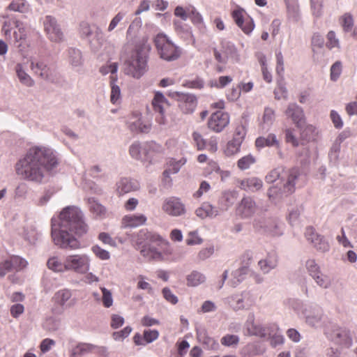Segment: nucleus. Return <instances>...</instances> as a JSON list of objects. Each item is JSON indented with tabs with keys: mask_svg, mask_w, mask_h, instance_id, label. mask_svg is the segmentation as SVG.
Returning a JSON list of instances; mask_svg holds the SVG:
<instances>
[{
	"mask_svg": "<svg viewBox=\"0 0 357 357\" xmlns=\"http://www.w3.org/2000/svg\"><path fill=\"white\" fill-rule=\"evenodd\" d=\"M31 68L35 73L38 74L43 79H49L50 68L46 62L32 60L31 61Z\"/></svg>",
	"mask_w": 357,
	"mask_h": 357,
	"instance_id": "obj_31",
	"label": "nucleus"
},
{
	"mask_svg": "<svg viewBox=\"0 0 357 357\" xmlns=\"http://www.w3.org/2000/svg\"><path fill=\"white\" fill-rule=\"evenodd\" d=\"M197 335L199 342L204 346L206 349L218 351L220 344L217 340L210 337L204 328L197 329Z\"/></svg>",
	"mask_w": 357,
	"mask_h": 357,
	"instance_id": "obj_21",
	"label": "nucleus"
},
{
	"mask_svg": "<svg viewBox=\"0 0 357 357\" xmlns=\"http://www.w3.org/2000/svg\"><path fill=\"white\" fill-rule=\"evenodd\" d=\"M239 341L240 338L238 335L231 334H227L220 340V342L223 346L229 347H236Z\"/></svg>",
	"mask_w": 357,
	"mask_h": 357,
	"instance_id": "obj_57",
	"label": "nucleus"
},
{
	"mask_svg": "<svg viewBox=\"0 0 357 357\" xmlns=\"http://www.w3.org/2000/svg\"><path fill=\"white\" fill-rule=\"evenodd\" d=\"M187 160L182 158L179 160L171 159L168 162V167L163 172L164 176L169 178L171 174H176L181 168L186 163Z\"/></svg>",
	"mask_w": 357,
	"mask_h": 357,
	"instance_id": "obj_39",
	"label": "nucleus"
},
{
	"mask_svg": "<svg viewBox=\"0 0 357 357\" xmlns=\"http://www.w3.org/2000/svg\"><path fill=\"white\" fill-rule=\"evenodd\" d=\"M168 96L176 100L178 109L185 114H192L198 104L197 97L192 93L169 91Z\"/></svg>",
	"mask_w": 357,
	"mask_h": 357,
	"instance_id": "obj_8",
	"label": "nucleus"
},
{
	"mask_svg": "<svg viewBox=\"0 0 357 357\" xmlns=\"http://www.w3.org/2000/svg\"><path fill=\"white\" fill-rule=\"evenodd\" d=\"M60 319L54 317H48L43 323L44 330L49 332H54L60 328Z\"/></svg>",
	"mask_w": 357,
	"mask_h": 357,
	"instance_id": "obj_48",
	"label": "nucleus"
},
{
	"mask_svg": "<svg viewBox=\"0 0 357 357\" xmlns=\"http://www.w3.org/2000/svg\"><path fill=\"white\" fill-rule=\"evenodd\" d=\"M162 238L155 232L148 230L147 229H140L137 234L136 243L138 248L150 243H160L162 241Z\"/></svg>",
	"mask_w": 357,
	"mask_h": 357,
	"instance_id": "obj_19",
	"label": "nucleus"
},
{
	"mask_svg": "<svg viewBox=\"0 0 357 357\" xmlns=\"http://www.w3.org/2000/svg\"><path fill=\"white\" fill-rule=\"evenodd\" d=\"M151 50L147 40L136 45L130 55L124 59L123 66L125 74L135 79L142 77L148 70L149 52Z\"/></svg>",
	"mask_w": 357,
	"mask_h": 357,
	"instance_id": "obj_3",
	"label": "nucleus"
},
{
	"mask_svg": "<svg viewBox=\"0 0 357 357\" xmlns=\"http://www.w3.org/2000/svg\"><path fill=\"white\" fill-rule=\"evenodd\" d=\"M58 165V154L53 149L33 146L17 162L15 171L23 179L40 183L45 177V172H51Z\"/></svg>",
	"mask_w": 357,
	"mask_h": 357,
	"instance_id": "obj_2",
	"label": "nucleus"
},
{
	"mask_svg": "<svg viewBox=\"0 0 357 357\" xmlns=\"http://www.w3.org/2000/svg\"><path fill=\"white\" fill-rule=\"evenodd\" d=\"M175 31L177 36L187 43H195V39L192 32L191 27L182 22H175Z\"/></svg>",
	"mask_w": 357,
	"mask_h": 357,
	"instance_id": "obj_26",
	"label": "nucleus"
},
{
	"mask_svg": "<svg viewBox=\"0 0 357 357\" xmlns=\"http://www.w3.org/2000/svg\"><path fill=\"white\" fill-rule=\"evenodd\" d=\"M255 162V159L252 155H245L238 160L237 162L238 167L241 170L248 169L251 165Z\"/></svg>",
	"mask_w": 357,
	"mask_h": 357,
	"instance_id": "obj_63",
	"label": "nucleus"
},
{
	"mask_svg": "<svg viewBox=\"0 0 357 357\" xmlns=\"http://www.w3.org/2000/svg\"><path fill=\"white\" fill-rule=\"evenodd\" d=\"M255 145L259 149H261L265 146H275L278 149L280 147V142L277 139L276 135L271 133L266 137H257L255 140Z\"/></svg>",
	"mask_w": 357,
	"mask_h": 357,
	"instance_id": "obj_36",
	"label": "nucleus"
},
{
	"mask_svg": "<svg viewBox=\"0 0 357 357\" xmlns=\"http://www.w3.org/2000/svg\"><path fill=\"white\" fill-rule=\"evenodd\" d=\"M289 172V169L285 170L282 167H278L269 172L265 177V181L268 183H273L277 180L279 182H283L286 180V174Z\"/></svg>",
	"mask_w": 357,
	"mask_h": 357,
	"instance_id": "obj_34",
	"label": "nucleus"
},
{
	"mask_svg": "<svg viewBox=\"0 0 357 357\" xmlns=\"http://www.w3.org/2000/svg\"><path fill=\"white\" fill-rule=\"evenodd\" d=\"M51 222L52 237L56 245L69 250L80 248V243L74 234L82 236L89 229L80 208L75 206H66L60 213L59 218H52Z\"/></svg>",
	"mask_w": 357,
	"mask_h": 357,
	"instance_id": "obj_1",
	"label": "nucleus"
},
{
	"mask_svg": "<svg viewBox=\"0 0 357 357\" xmlns=\"http://www.w3.org/2000/svg\"><path fill=\"white\" fill-rule=\"evenodd\" d=\"M188 18L191 20L194 25H195L200 32L204 33L206 27L204 23L202 15L196 10L194 6L188 8Z\"/></svg>",
	"mask_w": 357,
	"mask_h": 357,
	"instance_id": "obj_33",
	"label": "nucleus"
},
{
	"mask_svg": "<svg viewBox=\"0 0 357 357\" xmlns=\"http://www.w3.org/2000/svg\"><path fill=\"white\" fill-rule=\"evenodd\" d=\"M301 173L298 167H294L289 169L286 174V180L283 182H278L271 186L267 192L268 199L273 203L277 204L284 197L293 194L295 192L296 180L300 176Z\"/></svg>",
	"mask_w": 357,
	"mask_h": 357,
	"instance_id": "obj_4",
	"label": "nucleus"
},
{
	"mask_svg": "<svg viewBox=\"0 0 357 357\" xmlns=\"http://www.w3.org/2000/svg\"><path fill=\"white\" fill-rule=\"evenodd\" d=\"M248 268L247 266H241L232 273L234 279L232 280V285L234 287L237 286L245 278V275L248 274Z\"/></svg>",
	"mask_w": 357,
	"mask_h": 357,
	"instance_id": "obj_52",
	"label": "nucleus"
},
{
	"mask_svg": "<svg viewBox=\"0 0 357 357\" xmlns=\"http://www.w3.org/2000/svg\"><path fill=\"white\" fill-rule=\"evenodd\" d=\"M229 123L228 113L217 111L213 113L208 121V128L215 132H221Z\"/></svg>",
	"mask_w": 357,
	"mask_h": 357,
	"instance_id": "obj_16",
	"label": "nucleus"
},
{
	"mask_svg": "<svg viewBox=\"0 0 357 357\" xmlns=\"http://www.w3.org/2000/svg\"><path fill=\"white\" fill-rule=\"evenodd\" d=\"M8 9L14 12L25 13L28 10L26 0H13L9 4Z\"/></svg>",
	"mask_w": 357,
	"mask_h": 357,
	"instance_id": "obj_55",
	"label": "nucleus"
},
{
	"mask_svg": "<svg viewBox=\"0 0 357 357\" xmlns=\"http://www.w3.org/2000/svg\"><path fill=\"white\" fill-rule=\"evenodd\" d=\"M186 280L188 286L197 287L206 281V276L197 271H192L187 275Z\"/></svg>",
	"mask_w": 357,
	"mask_h": 357,
	"instance_id": "obj_43",
	"label": "nucleus"
},
{
	"mask_svg": "<svg viewBox=\"0 0 357 357\" xmlns=\"http://www.w3.org/2000/svg\"><path fill=\"white\" fill-rule=\"evenodd\" d=\"M79 32L81 36L84 38L87 39L88 40L91 39V37L93 34V31L91 26L86 22H82L79 24Z\"/></svg>",
	"mask_w": 357,
	"mask_h": 357,
	"instance_id": "obj_64",
	"label": "nucleus"
},
{
	"mask_svg": "<svg viewBox=\"0 0 357 357\" xmlns=\"http://www.w3.org/2000/svg\"><path fill=\"white\" fill-rule=\"evenodd\" d=\"M237 213L242 218H250L256 211V203L250 197H243L236 208Z\"/></svg>",
	"mask_w": 357,
	"mask_h": 357,
	"instance_id": "obj_20",
	"label": "nucleus"
},
{
	"mask_svg": "<svg viewBox=\"0 0 357 357\" xmlns=\"http://www.w3.org/2000/svg\"><path fill=\"white\" fill-rule=\"evenodd\" d=\"M139 183L132 178L123 177L116 183V190L118 193L121 195L138 190Z\"/></svg>",
	"mask_w": 357,
	"mask_h": 357,
	"instance_id": "obj_25",
	"label": "nucleus"
},
{
	"mask_svg": "<svg viewBox=\"0 0 357 357\" xmlns=\"http://www.w3.org/2000/svg\"><path fill=\"white\" fill-rule=\"evenodd\" d=\"M222 52L228 59H236L238 57L237 50L235 45L230 41L223 40L221 41Z\"/></svg>",
	"mask_w": 357,
	"mask_h": 357,
	"instance_id": "obj_44",
	"label": "nucleus"
},
{
	"mask_svg": "<svg viewBox=\"0 0 357 357\" xmlns=\"http://www.w3.org/2000/svg\"><path fill=\"white\" fill-rule=\"evenodd\" d=\"M342 71V63L340 61H335L331 67V75L330 77L333 82H336Z\"/></svg>",
	"mask_w": 357,
	"mask_h": 357,
	"instance_id": "obj_61",
	"label": "nucleus"
},
{
	"mask_svg": "<svg viewBox=\"0 0 357 357\" xmlns=\"http://www.w3.org/2000/svg\"><path fill=\"white\" fill-rule=\"evenodd\" d=\"M315 283L321 288L327 289H329L332 284L331 277L326 274L323 273L321 271L319 274L312 278Z\"/></svg>",
	"mask_w": 357,
	"mask_h": 357,
	"instance_id": "obj_47",
	"label": "nucleus"
},
{
	"mask_svg": "<svg viewBox=\"0 0 357 357\" xmlns=\"http://www.w3.org/2000/svg\"><path fill=\"white\" fill-rule=\"evenodd\" d=\"M267 335L270 337L271 345L273 347L281 345L284 342V337L277 325L274 324L268 327Z\"/></svg>",
	"mask_w": 357,
	"mask_h": 357,
	"instance_id": "obj_30",
	"label": "nucleus"
},
{
	"mask_svg": "<svg viewBox=\"0 0 357 357\" xmlns=\"http://www.w3.org/2000/svg\"><path fill=\"white\" fill-rule=\"evenodd\" d=\"M288 17L293 21L300 19V10L297 0H285Z\"/></svg>",
	"mask_w": 357,
	"mask_h": 357,
	"instance_id": "obj_40",
	"label": "nucleus"
},
{
	"mask_svg": "<svg viewBox=\"0 0 357 357\" xmlns=\"http://www.w3.org/2000/svg\"><path fill=\"white\" fill-rule=\"evenodd\" d=\"M183 86L188 89H202L204 86V81L202 78L197 77L195 79L185 81Z\"/></svg>",
	"mask_w": 357,
	"mask_h": 357,
	"instance_id": "obj_60",
	"label": "nucleus"
},
{
	"mask_svg": "<svg viewBox=\"0 0 357 357\" xmlns=\"http://www.w3.org/2000/svg\"><path fill=\"white\" fill-rule=\"evenodd\" d=\"M128 127L130 131L135 134H146L151 129V124L149 121H145L142 119L139 118L135 121H129Z\"/></svg>",
	"mask_w": 357,
	"mask_h": 357,
	"instance_id": "obj_27",
	"label": "nucleus"
},
{
	"mask_svg": "<svg viewBox=\"0 0 357 357\" xmlns=\"http://www.w3.org/2000/svg\"><path fill=\"white\" fill-rule=\"evenodd\" d=\"M231 17L236 24L245 34L248 35L253 31L255 28L254 20L243 8L237 6L231 12Z\"/></svg>",
	"mask_w": 357,
	"mask_h": 357,
	"instance_id": "obj_12",
	"label": "nucleus"
},
{
	"mask_svg": "<svg viewBox=\"0 0 357 357\" xmlns=\"http://www.w3.org/2000/svg\"><path fill=\"white\" fill-rule=\"evenodd\" d=\"M340 23L345 32L351 31L354 24L352 15L349 13H346L344 14L341 17Z\"/></svg>",
	"mask_w": 357,
	"mask_h": 357,
	"instance_id": "obj_58",
	"label": "nucleus"
},
{
	"mask_svg": "<svg viewBox=\"0 0 357 357\" xmlns=\"http://www.w3.org/2000/svg\"><path fill=\"white\" fill-rule=\"evenodd\" d=\"M65 259L66 271L85 274L90 269L91 259L86 254L69 255L65 257Z\"/></svg>",
	"mask_w": 357,
	"mask_h": 357,
	"instance_id": "obj_9",
	"label": "nucleus"
},
{
	"mask_svg": "<svg viewBox=\"0 0 357 357\" xmlns=\"http://www.w3.org/2000/svg\"><path fill=\"white\" fill-rule=\"evenodd\" d=\"M152 105L155 112L165 114V107L169 106V102L162 93L157 91L152 100Z\"/></svg>",
	"mask_w": 357,
	"mask_h": 357,
	"instance_id": "obj_37",
	"label": "nucleus"
},
{
	"mask_svg": "<svg viewBox=\"0 0 357 357\" xmlns=\"http://www.w3.org/2000/svg\"><path fill=\"white\" fill-rule=\"evenodd\" d=\"M153 44L159 58L165 61H176L182 54V48L164 32H160L154 36Z\"/></svg>",
	"mask_w": 357,
	"mask_h": 357,
	"instance_id": "obj_5",
	"label": "nucleus"
},
{
	"mask_svg": "<svg viewBox=\"0 0 357 357\" xmlns=\"http://www.w3.org/2000/svg\"><path fill=\"white\" fill-rule=\"evenodd\" d=\"M96 345L89 343H79L70 351V357H81L93 351Z\"/></svg>",
	"mask_w": 357,
	"mask_h": 357,
	"instance_id": "obj_38",
	"label": "nucleus"
},
{
	"mask_svg": "<svg viewBox=\"0 0 357 357\" xmlns=\"http://www.w3.org/2000/svg\"><path fill=\"white\" fill-rule=\"evenodd\" d=\"M306 324L312 328H321L324 325L325 317L322 308L317 304H303L301 312Z\"/></svg>",
	"mask_w": 357,
	"mask_h": 357,
	"instance_id": "obj_7",
	"label": "nucleus"
},
{
	"mask_svg": "<svg viewBox=\"0 0 357 357\" xmlns=\"http://www.w3.org/2000/svg\"><path fill=\"white\" fill-rule=\"evenodd\" d=\"M275 121V112L271 107H266L263 115V128L268 129Z\"/></svg>",
	"mask_w": 357,
	"mask_h": 357,
	"instance_id": "obj_53",
	"label": "nucleus"
},
{
	"mask_svg": "<svg viewBox=\"0 0 357 357\" xmlns=\"http://www.w3.org/2000/svg\"><path fill=\"white\" fill-rule=\"evenodd\" d=\"M43 26L50 40L56 43H60L64 40V33L54 17L46 15L43 20Z\"/></svg>",
	"mask_w": 357,
	"mask_h": 357,
	"instance_id": "obj_11",
	"label": "nucleus"
},
{
	"mask_svg": "<svg viewBox=\"0 0 357 357\" xmlns=\"http://www.w3.org/2000/svg\"><path fill=\"white\" fill-rule=\"evenodd\" d=\"M47 266L50 270L54 272L63 273L66 271L65 258L63 261H61L57 257H50L47 261Z\"/></svg>",
	"mask_w": 357,
	"mask_h": 357,
	"instance_id": "obj_45",
	"label": "nucleus"
},
{
	"mask_svg": "<svg viewBox=\"0 0 357 357\" xmlns=\"http://www.w3.org/2000/svg\"><path fill=\"white\" fill-rule=\"evenodd\" d=\"M305 237L308 241L312 243L317 250L321 252H326L330 250V244L324 236L317 234L313 227H309L305 232Z\"/></svg>",
	"mask_w": 357,
	"mask_h": 357,
	"instance_id": "obj_15",
	"label": "nucleus"
},
{
	"mask_svg": "<svg viewBox=\"0 0 357 357\" xmlns=\"http://www.w3.org/2000/svg\"><path fill=\"white\" fill-rule=\"evenodd\" d=\"M68 63L73 68H80L83 66L84 58L81 50L76 47H68L65 52Z\"/></svg>",
	"mask_w": 357,
	"mask_h": 357,
	"instance_id": "obj_24",
	"label": "nucleus"
},
{
	"mask_svg": "<svg viewBox=\"0 0 357 357\" xmlns=\"http://www.w3.org/2000/svg\"><path fill=\"white\" fill-rule=\"evenodd\" d=\"M340 151V143L333 144L330 149L329 153H328V158L330 160V162L333 163L334 165H336L337 164Z\"/></svg>",
	"mask_w": 357,
	"mask_h": 357,
	"instance_id": "obj_62",
	"label": "nucleus"
},
{
	"mask_svg": "<svg viewBox=\"0 0 357 357\" xmlns=\"http://www.w3.org/2000/svg\"><path fill=\"white\" fill-rule=\"evenodd\" d=\"M246 133V128L243 124L236 126L232 139L227 142L225 149V153L227 156H231L240 151Z\"/></svg>",
	"mask_w": 357,
	"mask_h": 357,
	"instance_id": "obj_13",
	"label": "nucleus"
},
{
	"mask_svg": "<svg viewBox=\"0 0 357 357\" xmlns=\"http://www.w3.org/2000/svg\"><path fill=\"white\" fill-rule=\"evenodd\" d=\"M72 296V293L69 289H63L54 294L53 299L56 304L63 308L67 305V302Z\"/></svg>",
	"mask_w": 357,
	"mask_h": 357,
	"instance_id": "obj_42",
	"label": "nucleus"
},
{
	"mask_svg": "<svg viewBox=\"0 0 357 357\" xmlns=\"http://www.w3.org/2000/svg\"><path fill=\"white\" fill-rule=\"evenodd\" d=\"M15 71L20 82L26 86H32L34 84L33 79L24 71L22 65L17 63L15 66Z\"/></svg>",
	"mask_w": 357,
	"mask_h": 357,
	"instance_id": "obj_46",
	"label": "nucleus"
},
{
	"mask_svg": "<svg viewBox=\"0 0 357 357\" xmlns=\"http://www.w3.org/2000/svg\"><path fill=\"white\" fill-rule=\"evenodd\" d=\"M327 339L334 344L344 347H349L353 344L349 332L341 328L335 327L331 331L325 332Z\"/></svg>",
	"mask_w": 357,
	"mask_h": 357,
	"instance_id": "obj_14",
	"label": "nucleus"
},
{
	"mask_svg": "<svg viewBox=\"0 0 357 357\" xmlns=\"http://www.w3.org/2000/svg\"><path fill=\"white\" fill-rule=\"evenodd\" d=\"M236 199V192L235 191L226 190L222 193L218 203L224 211L228 210L235 202Z\"/></svg>",
	"mask_w": 357,
	"mask_h": 357,
	"instance_id": "obj_35",
	"label": "nucleus"
},
{
	"mask_svg": "<svg viewBox=\"0 0 357 357\" xmlns=\"http://www.w3.org/2000/svg\"><path fill=\"white\" fill-rule=\"evenodd\" d=\"M263 186V181L257 177H251L241 181L240 188L248 192H256Z\"/></svg>",
	"mask_w": 357,
	"mask_h": 357,
	"instance_id": "obj_32",
	"label": "nucleus"
},
{
	"mask_svg": "<svg viewBox=\"0 0 357 357\" xmlns=\"http://www.w3.org/2000/svg\"><path fill=\"white\" fill-rule=\"evenodd\" d=\"M89 210L96 219H104L107 217V208L95 197L86 199Z\"/></svg>",
	"mask_w": 357,
	"mask_h": 357,
	"instance_id": "obj_22",
	"label": "nucleus"
},
{
	"mask_svg": "<svg viewBox=\"0 0 357 357\" xmlns=\"http://www.w3.org/2000/svg\"><path fill=\"white\" fill-rule=\"evenodd\" d=\"M146 149L142 148L139 141H135L129 147V154L135 160L142 159V153L146 152Z\"/></svg>",
	"mask_w": 357,
	"mask_h": 357,
	"instance_id": "obj_49",
	"label": "nucleus"
},
{
	"mask_svg": "<svg viewBox=\"0 0 357 357\" xmlns=\"http://www.w3.org/2000/svg\"><path fill=\"white\" fill-rule=\"evenodd\" d=\"M116 78L113 76L111 77L110 86H111V96L110 100L113 104L117 102L121 98V89L120 87L116 84Z\"/></svg>",
	"mask_w": 357,
	"mask_h": 357,
	"instance_id": "obj_56",
	"label": "nucleus"
},
{
	"mask_svg": "<svg viewBox=\"0 0 357 357\" xmlns=\"http://www.w3.org/2000/svg\"><path fill=\"white\" fill-rule=\"evenodd\" d=\"M90 46L93 51H98L104 42V38L102 31L98 29H96L94 37L89 40Z\"/></svg>",
	"mask_w": 357,
	"mask_h": 357,
	"instance_id": "obj_50",
	"label": "nucleus"
},
{
	"mask_svg": "<svg viewBox=\"0 0 357 357\" xmlns=\"http://www.w3.org/2000/svg\"><path fill=\"white\" fill-rule=\"evenodd\" d=\"M244 334L250 336L266 337L267 330L262 325L256 324L254 313H250L245 323Z\"/></svg>",
	"mask_w": 357,
	"mask_h": 357,
	"instance_id": "obj_18",
	"label": "nucleus"
},
{
	"mask_svg": "<svg viewBox=\"0 0 357 357\" xmlns=\"http://www.w3.org/2000/svg\"><path fill=\"white\" fill-rule=\"evenodd\" d=\"M286 116L291 119L295 124L296 127L301 132V135L303 136L304 130L314 131V128L312 126H306V119L303 108L295 102H291L287 105L284 112Z\"/></svg>",
	"mask_w": 357,
	"mask_h": 357,
	"instance_id": "obj_10",
	"label": "nucleus"
},
{
	"mask_svg": "<svg viewBox=\"0 0 357 357\" xmlns=\"http://www.w3.org/2000/svg\"><path fill=\"white\" fill-rule=\"evenodd\" d=\"M16 30L13 32V38L16 43H19L17 45L19 47L21 46L22 42L26 38V31L23 24L20 22H16Z\"/></svg>",
	"mask_w": 357,
	"mask_h": 357,
	"instance_id": "obj_51",
	"label": "nucleus"
},
{
	"mask_svg": "<svg viewBox=\"0 0 357 357\" xmlns=\"http://www.w3.org/2000/svg\"><path fill=\"white\" fill-rule=\"evenodd\" d=\"M305 267L308 274L312 278L321 272V268L313 259H307L305 262Z\"/></svg>",
	"mask_w": 357,
	"mask_h": 357,
	"instance_id": "obj_59",
	"label": "nucleus"
},
{
	"mask_svg": "<svg viewBox=\"0 0 357 357\" xmlns=\"http://www.w3.org/2000/svg\"><path fill=\"white\" fill-rule=\"evenodd\" d=\"M252 225L259 234L272 236H280L283 234L282 224L276 218L257 217L254 219Z\"/></svg>",
	"mask_w": 357,
	"mask_h": 357,
	"instance_id": "obj_6",
	"label": "nucleus"
},
{
	"mask_svg": "<svg viewBox=\"0 0 357 357\" xmlns=\"http://www.w3.org/2000/svg\"><path fill=\"white\" fill-rule=\"evenodd\" d=\"M146 217L144 214H133L125 215L122 219L124 227H137L146 223Z\"/></svg>",
	"mask_w": 357,
	"mask_h": 357,
	"instance_id": "obj_29",
	"label": "nucleus"
},
{
	"mask_svg": "<svg viewBox=\"0 0 357 357\" xmlns=\"http://www.w3.org/2000/svg\"><path fill=\"white\" fill-rule=\"evenodd\" d=\"M278 264V257L275 252H268L265 258L258 262L259 269L264 274H268L271 270L275 269Z\"/></svg>",
	"mask_w": 357,
	"mask_h": 357,
	"instance_id": "obj_23",
	"label": "nucleus"
},
{
	"mask_svg": "<svg viewBox=\"0 0 357 357\" xmlns=\"http://www.w3.org/2000/svg\"><path fill=\"white\" fill-rule=\"evenodd\" d=\"M138 250L141 255L148 260L163 261L165 259L162 252L149 244L139 247Z\"/></svg>",
	"mask_w": 357,
	"mask_h": 357,
	"instance_id": "obj_28",
	"label": "nucleus"
},
{
	"mask_svg": "<svg viewBox=\"0 0 357 357\" xmlns=\"http://www.w3.org/2000/svg\"><path fill=\"white\" fill-rule=\"evenodd\" d=\"M8 259L11 264L13 270L15 271H21L28 264L27 261L24 259L19 256L13 255L9 257Z\"/></svg>",
	"mask_w": 357,
	"mask_h": 357,
	"instance_id": "obj_54",
	"label": "nucleus"
},
{
	"mask_svg": "<svg viewBox=\"0 0 357 357\" xmlns=\"http://www.w3.org/2000/svg\"><path fill=\"white\" fill-rule=\"evenodd\" d=\"M227 303L235 311L246 309V305H244L243 294H234L226 298Z\"/></svg>",
	"mask_w": 357,
	"mask_h": 357,
	"instance_id": "obj_41",
	"label": "nucleus"
},
{
	"mask_svg": "<svg viewBox=\"0 0 357 357\" xmlns=\"http://www.w3.org/2000/svg\"><path fill=\"white\" fill-rule=\"evenodd\" d=\"M164 211L171 216H181L185 213V206L180 199L172 197L167 199L162 206Z\"/></svg>",
	"mask_w": 357,
	"mask_h": 357,
	"instance_id": "obj_17",
	"label": "nucleus"
}]
</instances>
